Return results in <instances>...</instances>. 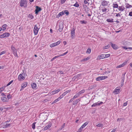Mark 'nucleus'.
<instances>
[{
  "label": "nucleus",
  "instance_id": "1",
  "mask_svg": "<svg viewBox=\"0 0 132 132\" xmlns=\"http://www.w3.org/2000/svg\"><path fill=\"white\" fill-rule=\"evenodd\" d=\"M28 2L27 0H21L20 2V6L21 7H23L24 8L27 6Z\"/></svg>",
  "mask_w": 132,
  "mask_h": 132
},
{
  "label": "nucleus",
  "instance_id": "2",
  "mask_svg": "<svg viewBox=\"0 0 132 132\" xmlns=\"http://www.w3.org/2000/svg\"><path fill=\"white\" fill-rule=\"evenodd\" d=\"M26 74L24 73L19 75L18 76V79L19 80H23L25 79V77L26 76Z\"/></svg>",
  "mask_w": 132,
  "mask_h": 132
},
{
  "label": "nucleus",
  "instance_id": "3",
  "mask_svg": "<svg viewBox=\"0 0 132 132\" xmlns=\"http://www.w3.org/2000/svg\"><path fill=\"white\" fill-rule=\"evenodd\" d=\"M39 29V28H38L37 24H36L34 26L33 31L35 35H36L38 34Z\"/></svg>",
  "mask_w": 132,
  "mask_h": 132
},
{
  "label": "nucleus",
  "instance_id": "4",
  "mask_svg": "<svg viewBox=\"0 0 132 132\" xmlns=\"http://www.w3.org/2000/svg\"><path fill=\"white\" fill-rule=\"evenodd\" d=\"M11 50L12 51V53L14 56L15 57L17 56L18 57L17 53V50L13 46H11Z\"/></svg>",
  "mask_w": 132,
  "mask_h": 132
},
{
  "label": "nucleus",
  "instance_id": "5",
  "mask_svg": "<svg viewBox=\"0 0 132 132\" xmlns=\"http://www.w3.org/2000/svg\"><path fill=\"white\" fill-rule=\"evenodd\" d=\"M61 42L60 40L58 41L57 42H56V43H53L50 45V47L52 48L53 47H54L56 46L59 44Z\"/></svg>",
  "mask_w": 132,
  "mask_h": 132
},
{
  "label": "nucleus",
  "instance_id": "6",
  "mask_svg": "<svg viewBox=\"0 0 132 132\" xmlns=\"http://www.w3.org/2000/svg\"><path fill=\"white\" fill-rule=\"evenodd\" d=\"M108 77L107 76H102L96 78V80L97 81L104 80Z\"/></svg>",
  "mask_w": 132,
  "mask_h": 132
},
{
  "label": "nucleus",
  "instance_id": "7",
  "mask_svg": "<svg viewBox=\"0 0 132 132\" xmlns=\"http://www.w3.org/2000/svg\"><path fill=\"white\" fill-rule=\"evenodd\" d=\"M103 103L102 102L98 101L97 102L94 103L92 105V107H94L99 106L100 105L103 104Z\"/></svg>",
  "mask_w": 132,
  "mask_h": 132
},
{
  "label": "nucleus",
  "instance_id": "8",
  "mask_svg": "<svg viewBox=\"0 0 132 132\" xmlns=\"http://www.w3.org/2000/svg\"><path fill=\"white\" fill-rule=\"evenodd\" d=\"M10 35V34L8 32H6L0 35V38H3L5 37H8Z\"/></svg>",
  "mask_w": 132,
  "mask_h": 132
},
{
  "label": "nucleus",
  "instance_id": "9",
  "mask_svg": "<svg viewBox=\"0 0 132 132\" xmlns=\"http://www.w3.org/2000/svg\"><path fill=\"white\" fill-rule=\"evenodd\" d=\"M52 123L50 122H49L48 125H47L44 128V130H47V129H49L52 126Z\"/></svg>",
  "mask_w": 132,
  "mask_h": 132
},
{
  "label": "nucleus",
  "instance_id": "10",
  "mask_svg": "<svg viewBox=\"0 0 132 132\" xmlns=\"http://www.w3.org/2000/svg\"><path fill=\"white\" fill-rule=\"evenodd\" d=\"M109 3V2L104 0L102 1L101 2V4L103 6H106L108 5Z\"/></svg>",
  "mask_w": 132,
  "mask_h": 132
},
{
  "label": "nucleus",
  "instance_id": "11",
  "mask_svg": "<svg viewBox=\"0 0 132 132\" xmlns=\"http://www.w3.org/2000/svg\"><path fill=\"white\" fill-rule=\"evenodd\" d=\"M36 9L35 10V14H38L39 12L41 10V8L38 6H36Z\"/></svg>",
  "mask_w": 132,
  "mask_h": 132
},
{
  "label": "nucleus",
  "instance_id": "12",
  "mask_svg": "<svg viewBox=\"0 0 132 132\" xmlns=\"http://www.w3.org/2000/svg\"><path fill=\"white\" fill-rule=\"evenodd\" d=\"M118 9L119 11L122 12L125 10V8L123 6H119Z\"/></svg>",
  "mask_w": 132,
  "mask_h": 132
},
{
  "label": "nucleus",
  "instance_id": "13",
  "mask_svg": "<svg viewBox=\"0 0 132 132\" xmlns=\"http://www.w3.org/2000/svg\"><path fill=\"white\" fill-rule=\"evenodd\" d=\"M127 63V62H123L122 64H121L118 66H117L116 67V68H120L123 67Z\"/></svg>",
  "mask_w": 132,
  "mask_h": 132
},
{
  "label": "nucleus",
  "instance_id": "14",
  "mask_svg": "<svg viewBox=\"0 0 132 132\" xmlns=\"http://www.w3.org/2000/svg\"><path fill=\"white\" fill-rule=\"evenodd\" d=\"M118 88V87L116 88L113 92L115 94H117L120 92V89Z\"/></svg>",
  "mask_w": 132,
  "mask_h": 132
},
{
  "label": "nucleus",
  "instance_id": "15",
  "mask_svg": "<svg viewBox=\"0 0 132 132\" xmlns=\"http://www.w3.org/2000/svg\"><path fill=\"white\" fill-rule=\"evenodd\" d=\"M27 83H23L22 85L21 88L20 90V91H22L23 89L25 88L27 85Z\"/></svg>",
  "mask_w": 132,
  "mask_h": 132
},
{
  "label": "nucleus",
  "instance_id": "16",
  "mask_svg": "<svg viewBox=\"0 0 132 132\" xmlns=\"http://www.w3.org/2000/svg\"><path fill=\"white\" fill-rule=\"evenodd\" d=\"M105 58L104 54H101L98 55L97 57V59H101Z\"/></svg>",
  "mask_w": 132,
  "mask_h": 132
},
{
  "label": "nucleus",
  "instance_id": "17",
  "mask_svg": "<svg viewBox=\"0 0 132 132\" xmlns=\"http://www.w3.org/2000/svg\"><path fill=\"white\" fill-rule=\"evenodd\" d=\"M71 37L73 38L75 36V30L73 29L71 31Z\"/></svg>",
  "mask_w": 132,
  "mask_h": 132
},
{
  "label": "nucleus",
  "instance_id": "18",
  "mask_svg": "<svg viewBox=\"0 0 132 132\" xmlns=\"http://www.w3.org/2000/svg\"><path fill=\"white\" fill-rule=\"evenodd\" d=\"M60 91V89H57V90L55 89L53 91L51 92V94H54L56 93H58Z\"/></svg>",
  "mask_w": 132,
  "mask_h": 132
},
{
  "label": "nucleus",
  "instance_id": "19",
  "mask_svg": "<svg viewBox=\"0 0 132 132\" xmlns=\"http://www.w3.org/2000/svg\"><path fill=\"white\" fill-rule=\"evenodd\" d=\"M31 85V87L33 89H37V85L35 83H32Z\"/></svg>",
  "mask_w": 132,
  "mask_h": 132
},
{
  "label": "nucleus",
  "instance_id": "20",
  "mask_svg": "<svg viewBox=\"0 0 132 132\" xmlns=\"http://www.w3.org/2000/svg\"><path fill=\"white\" fill-rule=\"evenodd\" d=\"M1 100L3 102H6L7 101V100L6 96H3L1 98Z\"/></svg>",
  "mask_w": 132,
  "mask_h": 132
},
{
  "label": "nucleus",
  "instance_id": "21",
  "mask_svg": "<svg viewBox=\"0 0 132 132\" xmlns=\"http://www.w3.org/2000/svg\"><path fill=\"white\" fill-rule=\"evenodd\" d=\"M111 45L113 49L115 50H117L118 49V47L116 45L111 43Z\"/></svg>",
  "mask_w": 132,
  "mask_h": 132
},
{
  "label": "nucleus",
  "instance_id": "22",
  "mask_svg": "<svg viewBox=\"0 0 132 132\" xmlns=\"http://www.w3.org/2000/svg\"><path fill=\"white\" fill-rule=\"evenodd\" d=\"M80 101V99L76 100L75 101H74L73 103V104L75 105H76L79 101Z\"/></svg>",
  "mask_w": 132,
  "mask_h": 132
},
{
  "label": "nucleus",
  "instance_id": "23",
  "mask_svg": "<svg viewBox=\"0 0 132 132\" xmlns=\"http://www.w3.org/2000/svg\"><path fill=\"white\" fill-rule=\"evenodd\" d=\"M108 9H107L104 7H102L101 10L103 12H105L107 11Z\"/></svg>",
  "mask_w": 132,
  "mask_h": 132
},
{
  "label": "nucleus",
  "instance_id": "24",
  "mask_svg": "<svg viewBox=\"0 0 132 132\" xmlns=\"http://www.w3.org/2000/svg\"><path fill=\"white\" fill-rule=\"evenodd\" d=\"M62 12L63 14H66L67 15H68L69 14V12L67 10H65L63 11Z\"/></svg>",
  "mask_w": 132,
  "mask_h": 132
},
{
  "label": "nucleus",
  "instance_id": "25",
  "mask_svg": "<svg viewBox=\"0 0 132 132\" xmlns=\"http://www.w3.org/2000/svg\"><path fill=\"white\" fill-rule=\"evenodd\" d=\"M63 27L62 24L60 25L59 28V31L60 32H61L63 29Z\"/></svg>",
  "mask_w": 132,
  "mask_h": 132
},
{
  "label": "nucleus",
  "instance_id": "26",
  "mask_svg": "<svg viewBox=\"0 0 132 132\" xmlns=\"http://www.w3.org/2000/svg\"><path fill=\"white\" fill-rule=\"evenodd\" d=\"M113 7L114 8H118L119 6L116 3H113Z\"/></svg>",
  "mask_w": 132,
  "mask_h": 132
},
{
  "label": "nucleus",
  "instance_id": "27",
  "mask_svg": "<svg viewBox=\"0 0 132 132\" xmlns=\"http://www.w3.org/2000/svg\"><path fill=\"white\" fill-rule=\"evenodd\" d=\"M89 59H90L89 57H88L86 58H85V59H83L81 60L80 62H85L86 61Z\"/></svg>",
  "mask_w": 132,
  "mask_h": 132
},
{
  "label": "nucleus",
  "instance_id": "28",
  "mask_svg": "<svg viewBox=\"0 0 132 132\" xmlns=\"http://www.w3.org/2000/svg\"><path fill=\"white\" fill-rule=\"evenodd\" d=\"M126 7L127 8L129 9L132 7V6L126 3Z\"/></svg>",
  "mask_w": 132,
  "mask_h": 132
},
{
  "label": "nucleus",
  "instance_id": "29",
  "mask_svg": "<svg viewBox=\"0 0 132 132\" xmlns=\"http://www.w3.org/2000/svg\"><path fill=\"white\" fill-rule=\"evenodd\" d=\"M85 92V90L84 89H83L80 91L78 93L79 96L80 94L84 93Z\"/></svg>",
  "mask_w": 132,
  "mask_h": 132
},
{
  "label": "nucleus",
  "instance_id": "30",
  "mask_svg": "<svg viewBox=\"0 0 132 132\" xmlns=\"http://www.w3.org/2000/svg\"><path fill=\"white\" fill-rule=\"evenodd\" d=\"M106 21L109 22H113V19H107L106 20Z\"/></svg>",
  "mask_w": 132,
  "mask_h": 132
},
{
  "label": "nucleus",
  "instance_id": "31",
  "mask_svg": "<svg viewBox=\"0 0 132 132\" xmlns=\"http://www.w3.org/2000/svg\"><path fill=\"white\" fill-rule=\"evenodd\" d=\"M10 124H6V125H4L3 126V128H7L10 125Z\"/></svg>",
  "mask_w": 132,
  "mask_h": 132
},
{
  "label": "nucleus",
  "instance_id": "32",
  "mask_svg": "<svg viewBox=\"0 0 132 132\" xmlns=\"http://www.w3.org/2000/svg\"><path fill=\"white\" fill-rule=\"evenodd\" d=\"M7 26V25L6 24H4L2 26V27L3 28V30H5Z\"/></svg>",
  "mask_w": 132,
  "mask_h": 132
},
{
  "label": "nucleus",
  "instance_id": "33",
  "mask_svg": "<svg viewBox=\"0 0 132 132\" xmlns=\"http://www.w3.org/2000/svg\"><path fill=\"white\" fill-rule=\"evenodd\" d=\"M63 15V14L62 12H60L59 13V14L57 15V17L58 18H59L60 16H62Z\"/></svg>",
  "mask_w": 132,
  "mask_h": 132
},
{
  "label": "nucleus",
  "instance_id": "34",
  "mask_svg": "<svg viewBox=\"0 0 132 132\" xmlns=\"http://www.w3.org/2000/svg\"><path fill=\"white\" fill-rule=\"evenodd\" d=\"M88 122H85L81 126L82 127L84 128L86 125L88 124Z\"/></svg>",
  "mask_w": 132,
  "mask_h": 132
},
{
  "label": "nucleus",
  "instance_id": "35",
  "mask_svg": "<svg viewBox=\"0 0 132 132\" xmlns=\"http://www.w3.org/2000/svg\"><path fill=\"white\" fill-rule=\"evenodd\" d=\"M36 123V122H34L33 123L32 125V128L33 129H34L35 128V124Z\"/></svg>",
  "mask_w": 132,
  "mask_h": 132
},
{
  "label": "nucleus",
  "instance_id": "36",
  "mask_svg": "<svg viewBox=\"0 0 132 132\" xmlns=\"http://www.w3.org/2000/svg\"><path fill=\"white\" fill-rule=\"evenodd\" d=\"M70 91H71V90H68L66 91L65 92H64L63 93V95H64V96H65V95L67 94L68 93L70 92Z\"/></svg>",
  "mask_w": 132,
  "mask_h": 132
},
{
  "label": "nucleus",
  "instance_id": "37",
  "mask_svg": "<svg viewBox=\"0 0 132 132\" xmlns=\"http://www.w3.org/2000/svg\"><path fill=\"white\" fill-rule=\"evenodd\" d=\"M7 101H8V100L10 99L12 97V96L11 95H10V94H9L7 95Z\"/></svg>",
  "mask_w": 132,
  "mask_h": 132
},
{
  "label": "nucleus",
  "instance_id": "38",
  "mask_svg": "<svg viewBox=\"0 0 132 132\" xmlns=\"http://www.w3.org/2000/svg\"><path fill=\"white\" fill-rule=\"evenodd\" d=\"M79 96L78 94V93L76 94L75 96H74L73 98L74 99H75L78 96Z\"/></svg>",
  "mask_w": 132,
  "mask_h": 132
},
{
  "label": "nucleus",
  "instance_id": "39",
  "mask_svg": "<svg viewBox=\"0 0 132 132\" xmlns=\"http://www.w3.org/2000/svg\"><path fill=\"white\" fill-rule=\"evenodd\" d=\"M60 100L59 99V98H58L57 99H56L55 100H54L52 103V104H53L54 103H56L59 101Z\"/></svg>",
  "mask_w": 132,
  "mask_h": 132
},
{
  "label": "nucleus",
  "instance_id": "40",
  "mask_svg": "<svg viewBox=\"0 0 132 132\" xmlns=\"http://www.w3.org/2000/svg\"><path fill=\"white\" fill-rule=\"evenodd\" d=\"M124 119V118H118L117 119V121H121L122 120H123Z\"/></svg>",
  "mask_w": 132,
  "mask_h": 132
},
{
  "label": "nucleus",
  "instance_id": "41",
  "mask_svg": "<svg viewBox=\"0 0 132 132\" xmlns=\"http://www.w3.org/2000/svg\"><path fill=\"white\" fill-rule=\"evenodd\" d=\"M96 126L98 127H102L103 126V124L101 123H99L96 125Z\"/></svg>",
  "mask_w": 132,
  "mask_h": 132
},
{
  "label": "nucleus",
  "instance_id": "42",
  "mask_svg": "<svg viewBox=\"0 0 132 132\" xmlns=\"http://www.w3.org/2000/svg\"><path fill=\"white\" fill-rule=\"evenodd\" d=\"M80 22L81 24H86L87 22L85 20H82L81 21H80Z\"/></svg>",
  "mask_w": 132,
  "mask_h": 132
},
{
  "label": "nucleus",
  "instance_id": "43",
  "mask_svg": "<svg viewBox=\"0 0 132 132\" xmlns=\"http://www.w3.org/2000/svg\"><path fill=\"white\" fill-rule=\"evenodd\" d=\"M109 47H110V45L108 44V45L105 46L103 47V48L104 49H105L108 48H109Z\"/></svg>",
  "mask_w": 132,
  "mask_h": 132
},
{
  "label": "nucleus",
  "instance_id": "44",
  "mask_svg": "<svg viewBox=\"0 0 132 132\" xmlns=\"http://www.w3.org/2000/svg\"><path fill=\"white\" fill-rule=\"evenodd\" d=\"M91 52V49L90 48H88L86 51V53H88V54H90Z\"/></svg>",
  "mask_w": 132,
  "mask_h": 132
},
{
  "label": "nucleus",
  "instance_id": "45",
  "mask_svg": "<svg viewBox=\"0 0 132 132\" xmlns=\"http://www.w3.org/2000/svg\"><path fill=\"white\" fill-rule=\"evenodd\" d=\"M110 54H104V57L105 58H106L110 56Z\"/></svg>",
  "mask_w": 132,
  "mask_h": 132
},
{
  "label": "nucleus",
  "instance_id": "46",
  "mask_svg": "<svg viewBox=\"0 0 132 132\" xmlns=\"http://www.w3.org/2000/svg\"><path fill=\"white\" fill-rule=\"evenodd\" d=\"M73 6L76 7H78L79 6V5L76 2L73 5Z\"/></svg>",
  "mask_w": 132,
  "mask_h": 132
},
{
  "label": "nucleus",
  "instance_id": "47",
  "mask_svg": "<svg viewBox=\"0 0 132 132\" xmlns=\"http://www.w3.org/2000/svg\"><path fill=\"white\" fill-rule=\"evenodd\" d=\"M68 53V52L67 51V52L64 53L63 54L60 55H59V56H63L64 55H65L66 54H67Z\"/></svg>",
  "mask_w": 132,
  "mask_h": 132
},
{
  "label": "nucleus",
  "instance_id": "48",
  "mask_svg": "<svg viewBox=\"0 0 132 132\" xmlns=\"http://www.w3.org/2000/svg\"><path fill=\"white\" fill-rule=\"evenodd\" d=\"M64 95H63V94L61 95L60 96V97H59L58 98L60 100V99H61V98H62L63 96H64Z\"/></svg>",
  "mask_w": 132,
  "mask_h": 132
},
{
  "label": "nucleus",
  "instance_id": "49",
  "mask_svg": "<svg viewBox=\"0 0 132 132\" xmlns=\"http://www.w3.org/2000/svg\"><path fill=\"white\" fill-rule=\"evenodd\" d=\"M6 52V51H3L1 53H0V56L1 55L5 53Z\"/></svg>",
  "mask_w": 132,
  "mask_h": 132
},
{
  "label": "nucleus",
  "instance_id": "50",
  "mask_svg": "<svg viewBox=\"0 0 132 132\" xmlns=\"http://www.w3.org/2000/svg\"><path fill=\"white\" fill-rule=\"evenodd\" d=\"M29 17L31 19H32L34 18V16L32 15L29 14Z\"/></svg>",
  "mask_w": 132,
  "mask_h": 132
},
{
  "label": "nucleus",
  "instance_id": "51",
  "mask_svg": "<svg viewBox=\"0 0 132 132\" xmlns=\"http://www.w3.org/2000/svg\"><path fill=\"white\" fill-rule=\"evenodd\" d=\"M120 12H121L120 13L117 14L116 15V16L117 17H118L119 16V17H120L121 16L120 14Z\"/></svg>",
  "mask_w": 132,
  "mask_h": 132
},
{
  "label": "nucleus",
  "instance_id": "52",
  "mask_svg": "<svg viewBox=\"0 0 132 132\" xmlns=\"http://www.w3.org/2000/svg\"><path fill=\"white\" fill-rule=\"evenodd\" d=\"M66 0H61V4H63L65 2Z\"/></svg>",
  "mask_w": 132,
  "mask_h": 132
},
{
  "label": "nucleus",
  "instance_id": "53",
  "mask_svg": "<svg viewBox=\"0 0 132 132\" xmlns=\"http://www.w3.org/2000/svg\"><path fill=\"white\" fill-rule=\"evenodd\" d=\"M127 102H126L125 103H123V106H127Z\"/></svg>",
  "mask_w": 132,
  "mask_h": 132
},
{
  "label": "nucleus",
  "instance_id": "54",
  "mask_svg": "<svg viewBox=\"0 0 132 132\" xmlns=\"http://www.w3.org/2000/svg\"><path fill=\"white\" fill-rule=\"evenodd\" d=\"M59 57H60V56H58V55L54 57H53L52 59H53V60Z\"/></svg>",
  "mask_w": 132,
  "mask_h": 132
},
{
  "label": "nucleus",
  "instance_id": "55",
  "mask_svg": "<svg viewBox=\"0 0 132 132\" xmlns=\"http://www.w3.org/2000/svg\"><path fill=\"white\" fill-rule=\"evenodd\" d=\"M4 87H2V88H0V93L3 90H4Z\"/></svg>",
  "mask_w": 132,
  "mask_h": 132
},
{
  "label": "nucleus",
  "instance_id": "56",
  "mask_svg": "<svg viewBox=\"0 0 132 132\" xmlns=\"http://www.w3.org/2000/svg\"><path fill=\"white\" fill-rule=\"evenodd\" d=\"M89 0H84V3L85 4H86L88 3L87 1H89Z\"/></svg>",
  "mask_w": 132,
  "mask_h": 132
},
{
  "label": "nucleus",
  "instance_id": "57",
  "mask_svg": "<svg viewBox=\"0 0 132 132\" xmlns=\"http://www.w3.org/2000/svg\"><path fill=\"white\" fill-rule=\"evenodd\" d=\"M74 100V99L73 98H72L71 99H70V100L69 103H70L71 102H72Z\"/></svg>",
  "mask_w": 132,
  "mask_h": 132
},
{
  "label": "nucleus",
  "instance_id": "58",
  "mask_svg": "<svg viewBox=\"0 0 132 132\" xmlns=\"http://www.w3.org/2000/svg\"><path fill=\"white\" fill-rule=\"evenodd\" d=\"M58 73L59 74H63L64 73L62 71H60L58 72Z\"/></svg>",
  "mask_w": 132,
  "mask_h": 132
},
{
  "label": "nucleus",
  "instance_id": "59",
  "mask_svg": "<svg viewBox=\"0 0 132 132\" xmlns=\"http://www.w3.org/2000/svg\"><path fill=\"white\" fill-rule=\"evenodd\" d=\"M129 15L130 16H132V12H130L129 13Z\"/></svg>",
  "mask_w": 132,
  "mask_h": 132
},
{
  "label": "nucleus",
  "instance_id": "60",
  "mask_svg": "<svg viewBox=\"0 0 132 132\" xmlns=\"http://www.w3.org/2000/svg\"><path fill=\"white\" fill-rule=\"evenodd\" d=\"M122 47L123 49L125 50H127L128 49V48H127L125 46H122Z\"/></svg>",
  "mask_w": 132,
  "mask_h": 132
},
{
  "label": "nucleus",
  "instance_id": "61",
  "mask_svg": "<svg viewBox=\"0 0 132 132\" xmlns=\"http://www.w3.org/2000/svg\"><path fill=\"white\" fill-rule=\"evenodd\" d=\"M65 123H64L63 124V125L61 127V129H62V128H63L64 127V126H65Z\"/></svg>",
  "mask_w": 132,
  "mask_h": 132
},
{
  "label": "nucleus",
  "instance_id": "62",
  "mask_svg": "<svg viewBox=\"0 0 132 132\" xmlns=\"http://www.w3.org/2000/svg\"><path fill=\"white\" fill-rule=\"evenodd\" d=\"M11 83H8V84L7 85H6V86H5L4 87L5 88V87H7V86H8L10 85Z\"/></svg>",
  "mask_w": 132,
  "mask_h": 132
},
{
  "label": "nucleus",
  "instance_id": "63",
  "mask_svg": "<svg viewBox=\"0 0 132 132\" xmlns=\"http://www.w3.org/2000/svg\"><path fill=\"white\" fill-rule=\"evenodd\" d=\"M84 128L82 127V126L80 128L79 130H80L81 131V130L83 128Z\"/></svg>",
  "mask_w": 132,
  "mask_h": 132
},
{
  "label": "nucleus",
  "instance_id": "64",
  "mask_svg": "<svg viewBox=\"0 0 132 132\" xmlns=\"http://www.w3.org/2000/svg\"><path fill=\"white\" fill-rule=\"evenodd\" d=\"M116 128L115 129H113L111 131V132H114L116 130Z\"/></svg>",
  "mask_w": 132,
  "mask_h": 132
}]
</instances>
